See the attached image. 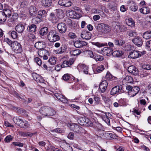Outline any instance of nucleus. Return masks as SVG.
Returning <instances> with one entry per match:
<instances>
[{
  "instance_id": "8",
  "label": "nucleus",
  "mask_w": 151,
  "mask_h": 151,
  "mask_svg": "<svg viewBox=\"0 0 151 151\" xmlns=\"http://www.w3.org/2000/svg\"><path fill=\"white\" fill-rule=\"evenodd\" d=\"M67 16L71 18L77 19L81 17V15L73 10H68L66 12Z\"/></svg>"
},
{
  "instance_id": "17",
  "label": "nucleus",
  "mask_w": 151,
  "mask_h": 151,
  "mask_svg": "<svg viewBox=\"0 0 151 151\" xmlns=\"http://www.w3.org/2000/svg\"><path fill=\"white\" fill-rule=\"evenodd\" d=\"M54 96L55 97L63 103H67L68 102L67 99L65 96L60 94L58 93H55Z\"/></svg>"
},
{
  "instance_id": "20",
  "label": "nucleus",
  "mask_w": 151,
  "mask_h": 151,
  "mask_svg": "<svg viewBox=\"0 0 151 151\" xmlns=\"http://www.w3.org/2000/svg\"><path fill=\"white\" fill-rule=\"evenodd\" d=\"M35 47L37 49L40 50L46 47V44L43 41H39L35 44Z\"/></svg>"
},
{
  "instance_id": "28",
  "label": "nucleus",
  "mask_w": 151,
  "mask_h": 151,
  "mask_svg": "<svg viewBox=\"0 0 151 151\" xmlns=\"http://www.w3.org/2000/svg\"><path fill=\"white\" fill-rule=\"evenodd\" d=\"M114 42L115 45L122 46L125 43L124 40H120L117 39H114Z\"/></svg>"
},
{
  "instance_id": "41",
  "label": "nucleus",
  "mask_w": 151,
  "mask_h": 151,
  "mask_svg": "<svg viewBox=\"0 0 151 151\" xmlns=\"http://www.w3.org/2000/svg\"><path fill=\"white\" fill-rule=\"evenodd\" d=\"M104 69V67L103 65L98 66L96 68L95 71L96 73L101 72Z\"/></svg>"
},
{
  "instance_id": "5",
  "label": "nucleus",
  "mask_w": 151,
  "mask_h": 151,
  "mask_svg": "<svg viewBox=\"0 0 151 151\" xmlns=\"http://www.w3.org/2000/svg\"><path fill=\"white\" fill-rule=\"evenodd\" d=\"M78 124L82 126L89 127L91 126L92 125V122L85 117L80 118L78 119Z\"/></svg>"
},
{
  "instance_id": "46",
  "label": "nucleus",
  "mask_w": 151,
  "mask_h": 151,
  "mask_svg": "<svg viewBox=\"0 0 151 151\" xmlns=\"http://www.w3.org/2000/svg\"><path fill=\"white\" fill-rule=\"evenodd\" d=\"M145 48L148 51H151V40L147 41L146 44Z\"/></svg>"
},
{
  "instance_id": "19",
  "label": "nucleus",
  "mask_w": 151,
  "mask_h": 151,
  "mask_svg": "<svg viewBox=\"0 0 151 151\" xmlns=\"http://www.w3.org/2000/svg\"><path fill=\"white\" fill-rule=\"evenodd\" d=\"M13 120L14 123L17 124L18 126L20 127H23L22 124L24 123V122L23 121L22 119H21V117H14L13 118Z\"/></svg>"
},
{
  "instance_id": "38",
  "label": "nucleus",
  "mask_w": 151,
  "mask_h": 151,
  "mask_svg": "<svg viewBox=\"0 0 151 151\" xmlns=\"http://www.w3.org/2000/svg\"><path fill=\"white\" fill-rule=\"evenodd\" d=\"M126 22L127 24L129 26H133L134 25V21L131 18H129L126 20Z\"/></svg>"
},
{
  "instance_id": "51",
  "label": "nucleus",
  "mask_w": 151,
  "mask_h": 151,
  "mask_svg": "<svg viewBox=\"0 0 151 151\" xmlns=\"http://www.w3.org/2000/svg\"><path fill=\"white\" fill-rule=\"evenodd\" d=\"M46 11L45 10H39L38 12V15L41 17H43L46 15Z\"/></svg>"
},
{
  "instance_id": "24",
  "label": "nucleus",
  "mask_w": 151,
  "mask_h": 151,
  "mask_svg": "<svg viewBox=\"0 0 151 151\" xmlns=\"http://www.w3.org/2000/svg\"><path fill=\"white\" fill-rule=\"evenodd\" d=\"M64 22L70 27L72 28L74 26V23L72 20L68 17H66L64 19Z\"/></svg>"
},
{
  "instance_id": "61",
  "label": "nucleus",
  "mask_w": 151,
  "mask_h": 151,
  "mask_svg": "<svg viewBox=\"0 0 151 151\" xmlns=\"http://www.w3.org/2000/svg\"><path fill=\"white\" fill-rule=\"evenodd\" d=\"M68 36L72 39H74L76 37L75 34L72 32H70L68 34Z\"/></svg>"
},
{
  "instance_id": "13",
  "label": "nucleus",
  "mask_w": 151,
  "mask_h": 151,
  "mask_svg": "<svg viewBox=\"0 0 151 151\" xmlns=\"http://www.w3.org/2000/svg\"><path fill=\"white\" fill-rule=\"evenodd\" d=\"M132 42L138 47H141L143 44V41L142 38L137 36L133 39L132 40Z\"/></svg>"
},
{
  "instance_id": "10",
  "label": "nucleus",
  "mask_w": 151,
  "mask_h": 151,
  "mask_svg": "<svg viewBox=\"0 0 151 151\" xmlns=\"http://www.w3.org/2000/svg\"><path fill=\"white\" fill-rule=\"evenodd\" d=\"M114 29L117 32H124L127 30V28L124 25L121 24L119 22H115Z\"/></svg>"
},
{
  "instance_id": "58",
  "label": "nucleus",
  "mask_w": 151,
  "mask_h": 151,
  "mask_svg": "<svg viewBox=\"0 0 151 151\" xmlns=\"http://www.w3.org/2000/svg\"><path fill=\"white\" fill-rule=\"evenodd\" d=\"M101 117L102 119H103L104 121L107 124H110V119H109V118H107L106 116H101Z\"/></svg>"
},
{
  "instance_id": "62",
  "label": "nucleus",
  "mask_w": 151,
  "mask_h": 151,
  "mask_svg": "<svg viewBox=\"0 0 151 151\" xmlns=\"http://www.w3.org/2000/svg\"><path fill=\"white\" fill-rule=\"evenodd\" d=\"M107 88L104 86H103L102 85H100L99 86V89L100 91L102 93H103L105 91Z\"/></svg>"
},
{
  "instance_id": "47",
  "label": "nucleus",
  "mask_w": 151,
  "mask_h": 151,
  "mask_svg": "<svg viewBox=\"0 0 151 151\" xmlns=\"http://www.w3.org/2000/svg\"><path fill=\"white\" fill-rule=\"evenodd\" d=\"M48 62L51 65H55L56 63V58L54 57L50 58Z\"/></svg>"
},
{
  "instance_id": "6",
  "label": "nucleus",
  "mask_w": 151,
  "mask_h": 151,
  "mask_svg": "<svg viewBox=\"0 0 151 151\" xmlns=\"http://www.w3.org/2000/svg\"><path fill=\"white\" fill-rule=\"evenodd\" d=\"M11 47L12 50L17 53H21L22 48L21 44L17 41H14Z\"/></svg>"
},
{
  "instance_id": "11",
  "label": "nucleus",
  "mask_w": 151,
  "mask_h": 151,
  "mask_svg": "<svg viewBox=\"0 0 151 151\" xmlns=\"http://www.w3.org/2000/svg\"><path fill=\"white\" fill-rule=\"evenodd\" d=\"M122 89V86L121 85L115 86L111 90L110 94L111 95H114L119 93L121 92Z\"/></svg>"
},
{
  "instance_id": "45",
  "label": "nucleus",
  "mask_w": 151,
  "mask_h": 151,
  "mask_svg": "<svg viewBox=\"0 0 151 151\" xmlns=\"http://www.w3.org/2000/svg\"><path fill=\"white\" fill-rule=\"evenodd\" d=\"M93 99L94 101V103L95 104L98 105L100 103V99L99 97H98V96H94Z\"/></svg>"
},
{
  "instance_id": "52",
  "label": "nucleus",
  "mask_w": 151,
  "mask_h": 151,
  "mask_svg": "<svg viewBox=\"0 0 151 151\" xmlns=\"http://www.w3.org/2000/svg\"><path fill=\"white\" fill-rule=\"evenodd\" d=\"M127 34L130 37H133L137 35V33L134 31L131 30L127 32Z\"/></svg>"
},
{
  "instance_id": "50",
  "label": "nucleus",
  "mask_w": 151,
  "mask_h": 151,
  "mask_svg": "<svg viewBox=\"0 0 151 151\" xmlns=\"http://www.w3.org/2000/svg\"><path fill=\"white\" fill-rule=\"evenodd\" d=\"M35 62L39 66L41 65L42 64L41 60L38 57H36L34 58Z\"/></svg>"
},
{
  "instance_id": "49",
  "label": "nucleus",
  "mask_w": 151,
  "mask_h": 151,
  "mask_svg": "<svg viewBox=\"0 0 151 151\" xmlns=\"http://www.w3.org/2000/svg\"><path fill=\"white\" fill-rule=\"evenodd\" d=\"M102 10H96V12L94 11V13H95L96 12L98 13L102 17H105L106 16V15Z\"/></svg>"
},
{
  "instance_id": "39",
  "label": "nucleus",
  "mask_w": 151,
  "mask_h": 151,
  "mask_svg": "<svg viewBox=\"0 0 151 151\" xmlns=\"http://www.w3.org/2000/svg\"><path fill=\"white\" fill-rule=\"evenodd\" d=\"M19 134L21 136L24 137H26L27 136L31 137L33 135L32 133L29 132H19Z\"/></svg>"
},
{
  "instance_id": "4",
  "label": "nucleus",
  "mask_w": 151,
  "mask_h": 151,
  "mask_svg": "<svg viewBox=\"0 0 151 151\" xmlns=\"http://www.w3.org/2000/svg\"><path fill=\"white\" fill-rule=\"evenodd\" d=\"M145 51H139L137 50H133L130 52L128 55L129 58H131L132 59H135L139 57L146 54Z\"/></svg>"
},
{
  "instance_id": "32",
  "label": "nucleus",
  "mask_w": 151,
  "mask_h": 151,
  "mask_svg": "<svg viewBox=\"0 0 151 151\" xmlns=\"http://www.w3.org/2000/svg\"><path fill=\"white\" fill-rule=\"evenodd\" d=\"M42 3L45 6L49 7L52 3V0H42Z\"/></svg>"
},
{
  "instance_id": "53",
  "label": "nucleus",
  "mask_w": 151,
  "mask_h": 151,
  "mask_svg": "<svg viewBox=\"0 0 151 151\" xmlns=\"http://www.w3.org/2000/svg\"><path fill=\"white\" fill-rule=\"evenodd\" d=\"M13 138L11 135L7 136L4 139V141L7 143L9 142L12 140Z\"/></svg>"
},
{
  "instance_id": "64",
  "label": "nucleus",
  "mask_w": 151,
  "mask_h": 151,
  "mask_svg": "<svg viewBox=\"0 0 151 151\" xmlns=\"http://www.w3.org/2000/svg\"><path fill=\"white\" fill-rule=\"evenodd\" d=\"M32 76L34 80H35L36 81H38V80H39L38 79V78L39 77V75L36 73H32Z\"/></svg>"
},
{
  "instance_id": "12",
  "label": "nucleus",
  "mask_w": 151,
  "mask_h": 151,
  "mask_svg": "<svg viewBox=\"0 0 151 151\" xmlns=\"http://www.w3.org/2000/svg\"><path fill=\"white\" fill-rule=\"evenodd\" d=\"M75 61L74 58H71L68 60H65L63 61L61 64L62 68H65L70 67L74 63Z\"/></svg>"
},
{
  "instance_id": "55",
  "label": "nucleus",
  "mask_w": 151,
  "mask_h": 151,
  "mask_svg": "<svg viewBox=\"0 0 151 151\" xmlns=\"http://www.w3.org/2000/svg\"><path fill=\"white\" fill-rule=\"evenodd\" d=\"M142 68L144 69L147 70H150L151 69V65L150 64H144L142 65Z\"/></svg>"
},
{
  "instance_id": "14",
  "label": "nucleus",
  "mask_w": 151,
  "mask_h": 151,
  "mask_svg": "<svg viewBox=\"0 0 151 151\" xmlns=\"http://www.w3.org/2000/svg\"><path fill=\"white\" fill-rule=\"evenodd\" d=\"M128 71L131 74L137 75L139 71L137 68L133 65L129 66L128 68Z\"/></svg>"
},
{
  "instance_id": "43",
  "label": "nucleus",
  "mask_w": 151,
  "mask_h": 151,
  "mask_svg": "<svg viewBox=\"0 0 151 151\" xmlns=\"http://www.w3.org/2000/svg\"><path fill=\"white\" fill-rule=\"evenodd\" d=\"M96 61H101L103 59V57L98 54H95L93 58Z\"/></svg>"
},
{
  "instance_id": "9",
  "label": "nucleus",
  "mask_w": 151,
  "mask_h": 151,
  "mask_svg": "<svg viewBox=\"0 0 151 151\" xmlns=\"http://www.w3.org/2000/svg\"><path fill=\"white\" fill-rule=\"evenodd\" d=\"M38 54L39 56L41 57H43L44 60H47L48 58V56L49 55L48 51L43 49L38 51Z\"/></svg>"
},
{
  "instance_id": "27",
  "label": "nucleus",
  "mask_w": 151,
  "mask_h": 151,
  "mask_svg": "<svg viewBox=\"0 0 151 151\" xmlns=\"http://www.w3.org/2000/svg\"><path fill=\"white\" fill-rule=\"evenodd\" d=\"M4 12H0V24H2L6 19V17Z\"/></svg>"
},
{
  "instance_id": "18",
  "label": "nucleus",
  "mask_w": 151,
  "mask_h": 151,
  "mask_svg": "<svg viewBox=\"0 0 151 151\" xmlns=\"http://www.w3.org/2000/svg\"><path fill=\"white\" fill-rule=\"evenodd\" d=\"M102 53H103L104 55H106L108 56L112 54V51L111 48L107 47H105L101 50Z\"/></svg>"
},
{
  "instance_id": "29",
  "label": "nucleus",
  "mask_w": 151,
  "mask_h": 151,
  "mask_svg": "<svg viewBox=\"0 0 151 151\" xmlns=\"http://www.w3.org/2000/svg\"><path fill=\"white\" fill-rule=\"evenodd\" d=\"M143 37L144 38L147 40L151 37V30H148L145 32L143 34Z\"/></svg>"
},
{
  "instance_id": "34",
  "label": "nucleus",
  "mask_w": 151,
  "mask_h": 151,
  "mask_svg": "<svg viewBox=\"0 0 151 151\" xmlns=\"http://www.w3.org/2000/svg\"><path fill=\"white\" fill-rule=\"evenodd\" d=\"M123 53V52L119 50H116L112 52V55L115 57H120L121 56Z\"/></svg>"
},
{
  "instance_id": "25",
  "label": "nucleus",
  "mask_w": 151,
  "mask_h": 151,
  "mask_svg": "<svg viewBox=\"0 0 151 151\" xmlns=\"http://www.w3.org/2000/svg\"><path fill=\"white\" fill-rule=\"evenodd\" d=\"M55 13L54 12H52L50 14L49 19L52 23H55L57 22V18L55 16Z\"/></svg>"
},
{
  "instance_id": "26",
  "label": "nucleus",
  "mask_w": 151,
  "mask_h": 151,
  "mask_svg": "<svg viewBox=\"0 0 151 151\" xmlns=\"http://www.w3.org/2000/svg\"><path fill=\"white\" fill-rule=\"evenodd\" d=\"M63 79L65 81L72 80H74V77L72 75L69 74H65L62 77Z\"/></svg>"
},
{
  "instance_id": "36",
  "label": "nucleus",
  "mask_w": 151,
  "mask_h": 151,
  "mask_svg": "<svg viewBox=\"0 0 151 151\" xmlns=\"http://www.w3.org/2000/svg\"><path fill=\"white\" fill-rule=\"evenodd\" d=\"M140 88L137 86H135L132 88L131 92L132 94V96L136 95L139 92Z\"/></svg>"
},
{
  "instance_id": "63",
  "label": "nucleus",
  "mask_w": 151,
  "mask_h": 151,
  "mask_svg": "<svg viewBox=\"0 0 151 151\" xmlns=\"http://www.w3.org/2000/svg\"><path fill=\"white\" fill-rule=\"evenodd\" d=\"M62 130L60 128H56L51 130V132H53L60 133L62 132Z\"/></svg>"
},
{
  "instance_id": "33",
  "label": "nucleus",
  "mask_w": 151,
  "mask_h": 151,
  "mask_svg": "<svg viewBox=\"0 0 151 151\" xmlns=\"http://www.w3.org/2000/svg\"><path fill=\"white\" fill-rule=\"evenodd\" d=\"M18 17L17 14H13L12 17H10L8 19L9 23H14L16 21V20Z\"/></svg>"
},
{
  "instance_id": "22",
  "label": "nucleus",
  "mask_w": 151,
  "mask_h": 151,
  "mask_svg": "<svg viewBox=\"0 0 151 151\" xmlns=\"http://www.w3.org/2000/svg\"><path fill=\"white\" fill-rule=\"evenodd\" d=\"M25 29V27L24 25L21 24L19 23L17 24L15 27L16 31L19 33H22Z\"/></svg>"
},
{
  "instance_id": "35",
  "label": "nucleus",
  "mask_w": 151,
  "mask_h": 151,
  "mask_svg": "<svg viewBox=\"0 0 151 151\" xmlns=\"http://www.w3.org/2000/svg\"><path fill=\"white\" fill-rule=\"evenodd\" d=\"M105 136L106 139H114L115 137V135L114 134L109 132L106 133Z\"/></svg>"
},
{
  "instance_id": "44",
  "label": "nucleus",
  "mask_w": 151,
  "mask_h": 151,
  "mask_svg": "<svg viewBox=\"0 0 151 151\" xmlns=\"http://www.w3.org/2000/svg\"><path fill=\"white\" fill-rule=\"evenodd\" d=\"M88 69L89 68L88 66H86L85 65H82V70L84 73L86 74H91L89 73L88 72Z\"/></svg>"
},
{
  "instance_id": "48",
  "label": "nucleus",
  "mask_w": 151,
  "mask_h": 151,
  "mask_svg": "<svg viewBox=\"0 0 151 151\" xmlns=\"http://www.w3.org/2000/svg\"><path fill=\"white\" fill-rule=\"evenodd\" d=\"M55 12L56 16L58 17H63V10H56Z\"/></svg>"
},
{
  "instance_id": "40",
  "label": "nucleus",
  "mask_w": 151,
  "mask_h": 151,
  "mask_svg": "<svg viewBox=\"0 0 151 151\" xmlns=\"http://www.w3.org/2000/svg\"><path fill=\"white\" fill-rule=\"evenodd\" d=\"M48 30L47 27H45L41 29L40 31V34L43 36L47 34Z\"/></svg>"
},
{
  "instance_id": "31",
  "label": "nucleus",
  "mask_w": 151,
  "mask_h": 151,
  "mask_svg": "<svg viewBox=\"0 0 151 151\" xmlns=\"http://www.w3.org/2000/svg\"><path fill=\"white\" fill-rule=\"evenodd\" d=\"M132 78L130 76H126L123 80V82L125 83H132L133 82Z\"/></svg>"
},
{
  "instance_id": "7",
  "label": "nucleus",
  "mask_w": 151,
  "mask_h": 151,
  "mask_svg": "<svg viewBox=\"0 0 151 151\" xmlns=\"http://www.w3.org/2000/svg\"><path fill=\"white\" fill-rule=\"evenodd\" d=\"M70 128L71 130L77 133H86V131L84 130L81 127L75 123L71 124L70 125Z\"/></svg>"
},
{
  "instance_id": "15",
  "label": "nucleus",
  "mask_w": 151,
  "mask_h": 151,
  "mask_svg": "<svg viewBox=\"0 0 151 151\" xmlns=\"http://www.w3.org/2000/svg\"><path fill=\"white\" fill-rule=\"evenodd\" d=\"M57 28L59 32L62 34L64 33L67 29L66 24L63 23H59L58 25Z\"/></svg>"
},
{
  "instance_id": "30",
  "label": "nucleus",
  "mask_w": 151,
  "mask_h": 151,
  "mask_svg": "<svg viewBox=\"0 0 151 151\" xmlns=\"http://www.w3.org/2000/svg\"><path fill=\"white\" fill-rule=\"evenodd\" d=\"M67 47L65 45H62L61 47L56 51L58 54H62L65 52L67 50Z\"/></svg>"
},
{
  "instance_id": "16",
  "label": "nucleus",
  "mask_w": 151,
  "mask_h": 151,
  "mask_svg": "<svg viewBox=\"0 0 151 151\" xmlns=\"http://www.w3.org/2000/svg\"><path fill=\"white\" fill-rule=\"evenodd\" d=\"M91 32L87 31H84L82 32L81 34V37L86 40H90L91 36Z\"/></svg>"
},
{
  "instance_id": "57",
  "label": "nucleus",
  "mask_w": 151,
  "mask_h": 151,
  "mask_svg": "<svg viewBox=\"0 0 151 151\" xmlns=\"http://www.w3.org/2000/svg\"><path fill=\"white\" fill-rule=\"evenodd\" d=\"M105 78L108 80H111L112 79L113 76L110 73L107 72Z\"/></svg>"
},
{
  "instance_id": "60",
  "label": "nucleus",
  "mask_w": 151,
  "mask_h": 151,
  "mask_svg": "<svg viewBox=\"0 0 151 151\" xmlns=\"http://www.w3.org/2000/svg\"><path fill=\"white\" fill-rule=\"evenodd\" d=\"M11 37L13 39H16L18 37L17 33V32L14 31H13L11 32Z\"/></svg>"
},
{
  "instance_id": "23",
  "label": "nucleus",
  "mask_w": 151,
  "mask_h": 151,
  "mask_svg": "<svg viewBox=\"0 0 151 151\" xmlns=\"http://www.w3.org/2000/svg\"><path fill=\"white\" fill-rule=\"evenodd\" d=\"M37 26L35 24H33L28 26L27 27V30L29 32L33 33L36 32Z\"/></svg>"
},
{
  "instance_id": "59",
  "label": "nucleus",
  "mask_w": 151,
  "mask_h": 151,
  "mask_svg": "<svg viewBox=\"0 0 151 151\" xmlns=\"http://www.w3.org/2000/svg\"><path fill=\"white\" fill-rule=\"evenodd\" d=\"M113 5L109 3L108 6L109 8L111 9H117V4H113Z\"/></svg>"
},
{
  "instance_id": "21",
  "label": "nucleus",
  "mask_w": 151,
  "mask_h": 151,
  "mask_svg": "<svg viewBox=\"0 0 151 151\" xmlns=\"http://www.w3.org/2000/svg\"><path fill=\"white\" fill-rule=\"evenodd\" d=\"M86 45V42L83 41L77 40L74 42V45L76 48L81 47Z\"/></svg>"
},
{
  "instance_id": "2",
  "label": "nucleus",
  "mask_w": 151,
  "mask_h": 151,
  "mask_svg": "<svg viewBox=\"0 0 151 151\" xmlns=\"http://www.w3.org/2000/svg\"><path fill=\"white\" fill-rule=\"evenodd\" d=\"M40 112L42 115L46 116H50L54 115L55 114V111L51 107L47 106H43L39 110Z\"/></svg>"
},
{
  "instance_id": "56",
  "label": "nucleus",
  "mask_w": 151,
  "mask_h": 151,
  "mask_svg": "<svg viewBox=\"0 0 151 151\" xmlns=\"http://www.w3.org/2000/svg\"><path fill=\"white\" fill-rule=\"evenodd\" d=\"M12 144L14 146H17L20 147H22L23 146L24 144L23 143L18 142H13Z\"/></svg>"
},
{
  "instance_id": "37",
  "label": "nucleus",
  "mask_w": 151,
  "mask_h": 151,
  "mask_svg": "<svg viewBox=\"0 0 151 151\" xmlns=\"http://www.w3.org/2000/svg\"><path fill=\"white\" fill-rule=\"evenodd\" d=\"M81 53V51L79 49L72 50L70 52V55L73 56L78 55Z\"/></svg>"
},
{
  "instance_id": "1",
  "label": "nucleus",
  "mask_w": 151,
  "mask_h": 151,
  "mask_svg": "<svg viewBox=\"0 0 151 151\" xmlns=\"http://www.w3.org/2000/svg\"><path fill=\"white\" fill-rule=\"evenodd\" d=\"M96 29L101 35H106L111 32V27L109 25L101 23L96 26Z\"/></svg>"
},
{
  "instance_id": "3",
  "label": "nucleus",
  "mask_w": 151,
  "mask_h": 151,
  "mask_svg": "<svg viewBox=\"0 0 151 151\" xmlns=\"http://www.w3.org/2000/svg\"><path fill=\"white\" fill-rule=\"evenodd\" d=\"M47 38L50 42H54L59 40L60 37L57 35L55 32L52 31L48 33L47 35Z\"/></svg>"
},
{
  "instance_id": "42",
  "label": "nucleus",
  "mask_w": 151,
  "mask_h": 151,
  "mask_svg": "<svg viewBox=\"0 0 151 151\" xmlns=\"http://www.w3.org/2000/svg\"><path fill=\"white\" fill-rule=\"evenodd\" d=\"M92 44L93 45H95L98 47H101L106 46L107 45V43H101L99 42H93L92 43Z\"/></svg>"
},
{
  "instance_id": "54",
  "label": "nucleus",
  "mask_w": 151,
  "mask_h": 151,
  "mask_svg": "<svg viewBox=\"0 0 151 151\" xmlns=\"http://www.w3.org/2000/svg\"><path fill=\"white\" fill-rule=\"evenodd\" d=\"M4 14L6 16V17H10L12 14V12L11 10H4Z\"/></svg>"
}]
</instances>
